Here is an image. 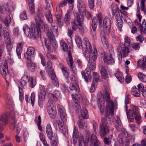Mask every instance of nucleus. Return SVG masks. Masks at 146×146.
Wrapping results in <instances>:
<instances>
[{"instance_id":"1","label":"nucleus","mask_w":146,"mask_h":146,"mask_svg":"<svg viewBox=\"0 0 146 146\" xmlns=\"http://www.w3.org/2000/svg\"><path fill=\"white\" fill-rule=\"evenodd\" d=\"M43 17L42 14L39 13L35 17V20L40 30L44 31L48 38L50 44L55 48H56L57 45L56 43L55 38L52 31L48 26L44 24L42 21Z\"/></svg>"},{"instance_id":"34","label":"nucleus","mask_w":146,"mask_h":146,"mask_svg":"<svg viewBox=\"0 0 146 146\" xmlns=\"http://www.w3.org/2000/svg\"><path fill=\"white\" fill-rule=\"evenodd\" d=\"M131 93L134 96L136 97L140 96V91L135 86H133L132 88Z\"/></svg>"},{"instance_id":"10","label":"nucleus","mask_w":146,"mask_h":146,"mask_svg":"<svg viewBox=\"0 0 146 146\" xmlns=\"http://www.w3.org/2000/svg\"><path fill=\"white\" fill-rule=\"evenodd\" d=\"M110 55H108L107 53L104 52L102 57L104 62L107 64L112 65L114 64L115 59L114 51L112 47H111L109 50Z\"/></svg>"},{"instance_id":"57","label":"nucleus","mask_w":146,"mask_h":146,"mask_svg":"<svg viewBox=\"0 0 146 146\" xmlns=\"http://www.w3.org/2000/svg\"><path fill=\"white\" fill-rule=\"evenodd\" d=\"M3 34L4 37L9 36V31L6 27H4Z\"/></svg>"},{"instance_id":"18","label":"nucleus","mask_w":146,"mask_h":146,"mask_svg":"<svg viewBox=\"0 0 146 146\" xmlns=\"http://www.w3.org/2000/svg\"><path fill=\"white\" fill-rule=\"evenodd\" d=\"M113 121L115 128L118 132L121 131L122 130L123 125L119 117L117 116L114 117Z\"/></svg>"},{"instance_id":"60","label":"nucleus","mask_w":146,"mask_h":146,"mask_svg":"<svg viewBox=\"0 0 146 146\" xmlns=\"http://www.w3.org/2000/svg\"><path fill=\"white\" fill-rule=\"evenodd\" d=\"M13 46L12 44H6V47L7 51L9 52V54L11 55V52L13 48Z\"/></svg>"},{"instance_id":"62","label":"nucleus","mask_w":146,"mask_h":146,"mask_svg":"<svg viewBox=\"0 0 146 146\" xmlns=\"http://www.w3.org/2000/svg\"><path fill=\"white\" fill-rule=\"evenodd\" d=\"M124 41L125 43L126 46L128 47L130 44L131 40L129 37L125 36L124 38Z\"/></svg>"},{"instance_id":"35","label":"nucleus","mask_w":146,"mask_h":146,"mask_svg":"<svg viewBox=\"0 0 146 146\" xmlns=\"http://www.w3.org/2000/svg\"><path fill=\"white\" fill-rule=\"evenodd\" d=\"M125 109L126 110L127 117L129 121L131 122L133 121V114L131 113V110H129V111H127V106L126 105H125Z\"/></svg>"},{"instance_id":"38","label":"nucleus","mask_w":146,"mask_h":146,"mask_svg":"<svg viewBox=\"0 0 146 146\" xmlns=\"http://www.w3.org/2000/svg\"><path fill=\"white\" fill-rule=\"evenodd\" d=\"M115 76L119 82H123L124 81V78L121 72H116L115 74Z\"/></svg>"},{"instance_id":"44","label":"nucleus","mask_w":146,"mask_h":146,"mask_svg":"<svg viewBox=\"0 0 146 146\" xmlns=\"http://www.w3.org/2000/svg\"><path fill=\"white\" fill-rule=\"evenodd\" d=\"M61 70L63 73L64 76L66 78H68L69 77L68 71L69 70L66 67H62L61 68Z\"/></svg>"},{"instance_id":"25","label":"nucleus","mask_w":146,"mask_h":146,"mask_svg":"<svg viewBox=\"0 0 146 146\" xmlns=\"http://www.w3.org/2000/svg\"><path fill=\"white\" fill-rule=\"evenodd\" d=\"M72 11L70 10H68L65 15L64 21L67 25H69L70 23Z\"/></svg>"},{"instance_id":"52","label":"nucleus","mask_w":146,"mask_h":146,"mask_svg":"<svg viewBox=\"0 0 146 146\" xmlns=\"http://www.w3.org/2000/svg\"><path fill=\"white\" fill-rule=\"evenodd\" d=\"M76 41L77 46L80 48H82V41L81 38L79 36H76Z\"/></svg>"},{"instance_id":"28","label":"nucleus","mask_w":146,"mask_h":146,"mask_svg":"<svg viewBox=\"0 0 146 146\" xmlns=\"http://www.w3.org/2000/svg\"><path fill=\"white\" fill-rule=\"evenodd\" d=\"M90 142L93 143L94 146H100V143L97 139L96 136L94 134H92L90 137Z\"/></svg>"},{"instance_id":"26","label":"nucleus","mask_w":146,"mask_h":146,"mask_svg":"<svg viewBox=\"0 0 146 146\" xmlns=\"http://www.w3.org/2000/svg\"><path fill=\"white\" fill-rule=\"evenodd\" d=\"M46 132L48 137L49 139H51V137L53 136V131L51 125L48 123L46 127Z\"/></svg>"},{"instance_id":"54","label":"nucleus","mask_w":146,"mask_h":146,"mask_svg":"<svg viewBox=\"0 0 146 146\" xmlns=\"http://www.w3.org/2000/svg\"><path fill=\"white\" fill-rule=\"evenodd\" d=\"M11 20L12 19L10 15L7 16L4 21L5 25L7 26H9Z\"/></svg>"},{"instance_id":"5","label":"nucleus","mask_w":146,"mask_h":146,"mask_svg":"<svg viewBox=\"0 0 146 146\" xmlns=\"http://www.w3.org/2000/svg\"><path fill=\"white\" fill-rule=\"evenodd\" d=\"M60 42V45L63 50L64 51H68V56L66 58V61L71 70L74 73H76L77 72V69L74 65L73 64L74 62L71 54V51H72V49L71 48L68 49L67 44L64 41L61 40Z\"/></svg>"},{"instance_id":"48","label":"nucleus","mask_w":146,"mask_h":146,"mask_svg":"<svg viewBox=\"0 0 146 146\" xmlns=\"http://www.w3.org/2000/svg\"><path fill=\"white\" fill-rule=\"evenodd\" d=\"M98 21L95 17H94L92 20V26L93 31H95L97 27Z\"/></svg>"},{"instance_id":"40","label":"nucleus","mask_w":146,"mask_h":146,"mask_svg":"<svg viewBox=\"0 0 146 146\" xmlns=\"http://www.w3.org/2000/svg\"><path fill=\"white\" fill-rule=\"evenodd\" d=\"M78 124L80 129H83L84 128H86L87 127V125L85 121L82 119H80L78 121Z\"/></svg>"},{"instance_id":"51","label":"nucleus","mask_w":146,"mask_h":146,"mask_svg":"<svg viewBox=\"0 0 146 146\" xmlns=\"http://www.w3.org/2000/svg\"><path fill=\"white\" fill-rule=\"evenodd\" d=\"M38 119L35 120V122L36 123L38 129L41 131H42V129L40 124L41 122V118L40 116H38L37 117Z\"/></svg>"},{"instance_id":"7","label":"nucleus","mask_w":146,"mask_h":146,"mask_svg":"<svg viewBox=\"0 0 146 146\" xmlns=\"http://www.w3.org/2000/svg\"><path fill=\"white\" fill-rule=\"evenodd\" d=\"M112 15L115 17L116 22V26L120 31H121V29L123 26V22L122 20V15L127 17V14L126 12H119L116 9L112 10Z\"/></svg>"},{"instance_id":"6","label":"nucleus","mask_w":146,"mask_h":146,"mask_svg":"<svg viewBox=\"0 0 146 146\" xmlns=\"http://www.w3.org/2000/svg\"><path fill=\"white\" fill-rule=\"evenodd\" d=\"M4 48L3 44H0V62L1 63L0 65V73L3 77L5 79V80L7 85L9 84V82L5 79L7 73L8 72V69L7 62L5 59L1 60L2 54L3 52Z\"/></svg>"},{"instance_id":"21","label":"nucleus","mask_w":146,"mask_h":146,"mask_svg":"<svg viewBox=\"0 0 146 146\" xmlns=\"http://www.w3.org/2000/svg\"><path fill=\"white\" fill-rule=\"evenodd\" d=\"M81 74L83 78H84L87 82L90 81L92 79V76L90 72L87 69H85L83 71H82Z\"/></svg>"},{"instance_id":"43","label":"nucleus","mask_w":146,"mask_h":146,"mask_svg":"<svg viewBox=\"0 0 146 146\" xmlns=\"http://www.w3.org/2000/svg\"><path fill=\"white\" fill-rule=\"evenodd\" d=\"M46 3V6L45 8L46 9H48V11H50L53 8V5L52 2L50 0H45Z\"/></svg>"},{"instance_id":"53","label":"nucleus","mask_w":146,"mask_h":146,"mask_svg":"<svg viewBox=\"0 0 146 146\" xmlns=\"http://www.w3.org/2000/svg\"><path fill=\"white\" fill-rule=\"evenodd\" d=\"M93 81H95L96 83V82L100 81V76L98 73L96 72H94L93 73Z\"/></svg>"},{"instance_id":"30","label":"nucleus","mask_w":146,"mask_h":146,"mask_svg":"<svg viewBox=\"0 0 146 146\" xmlns=\"http://www.w3.org/2000/svg\"><path fill=\"white\" fill-rule=\"evenodd\" d=\"M29 3V10L31 14L35 13V6L33 0H26Z\"/></svg>"},{"instance_id":"2","label":"nucleus","mask_w":146,"mask_h":146,"mask_svg":"<svg viewBox=\"0 0 146 146\" xmlns=\"http://www.w3.org/2000/svg\"><path fill=\"white\" fill-rule=\"evenodd\" d=\"M110 114L109 110H106L105 118L101 119L102 123L100 125V135L102 138H104L105 136H108L107 135L109 133L110 127L109 125L111 124V117L109 116H112Z\"/></svg>"},{"instance_id":"8","label":"nucleus","mask_w":146,"mask_h":146,"mask_svg":"<svg viewBox=\"0 0 146 146\" xmlns=\"http://www.w3.org/2000/svg\"><path fill=\"white\" fill-rule=\"evenodd\" d=\"M9 118H11L13 120V123L11 125V128L13 130H14L15 128L16 121L15 120V112L13 111L9 112L8 116L6 114L1 115L0 116V121L3 122L6 125L8 123Z\"/></svg>"},{"instance_id":"4","label":"nucleus","mask_w":146,"mask_h":146,"mask_svg":"<svg viewBox=\"0 0 146 146\" xmlns=\"http://www.w3.org/2000/svg\"><path fill=\"white\" fill-rule=\"evenodd\" d=\"M74 19L71 22L72 28L74 31L78 29L81 33H84L86 31V28L84 25V17L77 13L74 14Z\"/></svg>"},{"instance_id":"42","label":"nucleus","mask_w":146,"mask_h":146,"mask_svg":"<svg viewBox=\"0 0 146 146\" xmlns=\"http://www.w3.org/2000/svg\"><path fill=\"white\" fill-rule=\"evenodd\" d=\"M137 66L143 70L146 68V63L141 59H139L137 62Z\"/></svg>"},{"instance_id":"59","label":"nucleus","mask_w":146,"mask_h":146,"mask_svg":"<svg viewBox=\"0 0 146 146\" xmlns=\"http://www.w3.org/2000/svg\"><path fill=\"white\" fill-rule=\"evenodd\" d=\"M29 81H30V86L31 88H33L36 84V82L33 79V78L32 77L30 78L29 77Z\"/></svg>"},{"instance_id":"16","label":"nucleus","mask_w":146,"mask_h":146,"mask_svg":"<svg viewBox=\"0 0 146 146\" xmlns=\"http://www.w3.org/2000/svg\"><path fill=\"white\" fill-rule=\"evenodd\" d=\"M36 49L33 47L30 46L27 50L26 52L24 54V57L26 59H33L35 54Z\"/></svg>"},{"instance_id":"49","label":"nucleus","mask_w":146,"mask_h":146,"mask_svg":"<svg viewBox=\"0 0 146 146\" xmlns=\"http://www.w3.org/2000/svg\"><path fill=\"white\" fill-rule=\"evenodd\" d=\"M138 76L139 79L141 81L144 82H146V75L141 72L139 73Z\"/></svg>"},{"instance_id":"3","label":"nucleus","mask_w":146,"mask_h":146,"mask_svg":"<svg viewBox=\"0 0 146 146\" xmlns=\"http://www.w3.org/2000/svg\"><path fill=\"white\" fill-rule=\"evenodd\" d=\"M83 42L86 48L85 51L83 52L85 57L88 61L92 60L94 61L97 57V52L95 46H92L89 40L87 38H84Z\"/></svg>"},{"instance_id":"46","label":"nucleus","mask_w":146,"mask_h":146,"mask_svg":"<svg viewBox=\"0 0 146 146\" xmlns=\"http://www.w3.org/2000/svg\"><path fill=\"white\" fill-rule=\"evenodd\" d=\"M23 30L27 36H30L31 29H30L27 25H25L23 27Z\"/></svg>"},{"instance_id":"19","label":"nucleus","mask_w":146,"mask_h":146,"mask_svg":"<svg viewBox=\"0 0 146 146\" xmlns=\"http://www.w3.org/2000/svg\"><path fill=\"white\" fill-rule=\"evenodd\" d=\"M31 31L30 36L32 38L37 39L39 36L38 27L36 25L31 26Z\"/></svg>"},{"instance_id":"9","label":"nucleus","mask_w":146,"mask_h":146,"mask_svg":"<svg viewBox=\"0 0 146 146\" xmlns=\"http://www.w3.org/2000/svg\"><path fill=\"white\" fill-rule=\"evenodd\" d=\"M46 70L48 74L50 76L53 84L57 87L59 86V83L56 77L54 70L52 68V63L50 60H48L47 62Z\"/></svg>"},{"instance_id":"64","label":"nucleus","mask_w":146,"mask_h":146,"mask_svg":"<svg viewBox=\"0 0 146 146\" xmlns=\"http://www.w3.org/2000/svg\"><path fill=\"white\" fill-rule=\"evenodd\" d=\"M124 138L121 134H119L117 138V141L120 144L123 143V142Z\"/></svg>"},{"instance_id":"32","label":"nucleus","mask_w":146,"mask_h":146,"mask_svg":"<svg viewBox=\"0 0 146 146\" xmlns=\"http://www.w3.org/2000/svg\"><path fill=\"white\" fill-rule=\"evenodd\" d=\"M100 71L104 79L107 78L108 77V74L105 67L100 65L99 66Z\"/></svg>"},{"instance_id":"41","label":"nucleus","mask_w":146,"mask_h":146,"mask_svg":"<svg viewBox=\"0 0 146 146\" xmlns=\"http://www.w3.org/2000/svg\"><path fill=\"white\" fill-rule=\"evenodd\" d=\"M88 111L84 107H82L81 110V115L83 119H86L88 118Z\"/></svg>"},{"instance_id":"27","label":"nucleus","mask_w":146,"mask_h":146,"mask_svg":"<svg viewBox=\"0 0 146 146\" xmlns=\"http://www.w3.org/2000/svg\"><path fill=\"white\" fill-rule=\"evenodd\" d=\"M9 11V5L5 4L0 5V13L3 14H7Z\"/></svg>"},{"instance_id":"29","label":"nucleus","mask_w":146,"mask_h":146,"mask_svg":"<svg viewBox=\"0 0 146 146\" xmlns=\"http://www.w3.org/2000/svg\"><path fill=\"white\" fill-rule=\"evenodd\" d=\"M55 15L58 21L61 20L63 18L62 10L59 7L57 6L56 7V11Z\"/></svg>"},{"instance_id":"33","label":"nucleus","mask_w":146,"mask_h":146,"mask_svg":"<svg viewBox=\"0 0 146 146\" xmlns=\"http://www.w3.org/2000/svg\"><path fill=\"white\" fill-rule=\"evenodd\" d=\"M104 100H99L98 101V105L100 109V112L103 114L104 112Z\"/></svg>"},{"instance_id":"31","label":"nucleus","mask_w":146,"mask_h":146,"mask_svg":"<svg viewBox=\"0 0 146 146\" xmlns=\"http://www.w3.org/2000/svg\"><path fill=\"white\" fill-rule=\"evenodd\" d=\"M55 124H57L59 129L62 131V132H65L66 131L67 128L64 125L63 123L59 121H56L54 123V125H55Z\"/></svg>"},{"instance_id":"15","label":"nucleus","mask_w":146,"mask_h":146,"mask_svg":"<svg viewBox=\"0 0 146 146\" xmlns=\"http://www.w3.org/2000/svg\"><path fill=\"white\" fill-rule=\"evenodd\" d=\"M47 109L50 116L54 118L56 115V106L53 101L52 100L48 101L47 104Z\"/></svg>"},{"instance_id":"11","label":"nucleus","mask_w":146,"mask_h":146,"mask_svg":"<svg viewBox=\"0 0 146 146\" xmlns=\"http://www.w3.org/2000/svg\"><path fill=\"white\" fill-rule=\"evenodd\" d=\"M70 80L71 83L70 85L69 88L70 92L73 94L79 92L80 90L78 87V81L74 75L71 76Z\"/></svg>"},{"instance_id":"58","label":"nucleus","mask_w":146,"mask_h":146,"mask_svg":"<svg viewBox=\"0 0 146 146\" xmlns=\"http://www.w3.org/2000/svg\"><path fill=\"white\" fill-rule=\"evenodd\" d=\"M6 103L7 105H11L12 103V99L10 96L9 95H7Z\"/></svg>"},{"instance_id":"13","label":"nucleus","mask_w":146,"mask_h":146,"mask_svg":"<svg viewBox=\"0 0 146 146\" xmlns=\"http://www.w3.org/2000/svg\"><path fill=\"white\" fill-rule=\"evenodd\" d=\"M104 99L107 102L106 108V110H109V112L111 115L113 114L114 105L112 101L110 100V94L106 92L103 96Z\"/></svg>"},{"instance_id":"14","label":"nucleus","mask_w":146,"mask_h":146,"mask_svg":"<svg viewBox=\"0 0 146 146\" xmlns=\"http://www.w3.org/2000/svg\"><path fill=\"white\" fill-rule=\"evenodd\" d=\"M72 99V107L76 108L77 110L80 107V106L78 103L79 102H81L83 100V98L81 95L79 94V92H76L71 95Z\"/></svg>"},{"instance_id":"20","label":"nucleus","mask_w":146,"mask_h":146,"mask_svg":"<svg viewBox=\"0 0 146 146\" xmlns=\"http://www.w3.org/2000/svg\"><path fill=\"white\" fill-rule=\"evenodd\" d=\"M135 23L136 25H137L139 28L141 34H146V22L145 19L143 20L142 25L138 23L137 20H135Z\"/></svg>"},{"instance_id":"47","label":"nucleus","mask_w":146,"mask_h":146,"mask_svg":"<svg viewBox=\"0 0 146 146\" xmlns=\"http://www.w3.org/2000/svg\"><path fill=\"white\" fill-rule=\"evenodd\" d=\"M78 136V130L75 127L74 128V131L73 133V138L74 141L76 142Z\"/></svg>"},{"instance_id":"56","label":"nucleus","mask_w":146,"mask_h":146,"mask_svg":"<svg viewBox=\"0 0 146 146\" xmlns=\"http://www.w3.org/2000/svg\"><path fill=\"white\" fill-rule=\"evenodd\" d=\"M61 119L63 123L66 122L67 120V115L65 112L60 114Z\"/></svg>"},{"instance_id":"22","label":"nucleus","mask_w":146,"mask_h":146,"mask_svg":"<svg viewBox=\"0 0 146 146\" xmlns=\"http://www.w3.org/2000/svg\"><path fill=\"white\" fill-rule=\"evenodd\" d=\"M77 7L80 13L84 11L86 9V5L83 0H78Z\"/></svg>"},{"instance_id":"23","label":"nucleus","mask_w":146,"mask_h":146,"mask_svg":"<svg viewBox=\"0 0 146 146\" xmlns=\"http://www.w3.org/2000/svg\"><path fill=\"white\" fill-rule=\"evenodd\" d=\"M123 47H121V49H120L119 48L118 50V52L121 57L127 56L129 52V50L127 46L125 47V45H123Z\"/></svg>"},{"instance_id":"45","label":"nucleus","mask_w":146,"mask_h":146,"mask_svg":"<svg viewBox=\"0 0 146 146\" xmlns=\"http://www.w3.org/2000/svg\"><path fill=\"white\" fill-rule=\"evenodd\" d=\"M131 112L133 115H135L139 113L138 107L136 106L132 105L131 107Z\"/></svg>"},{"instance_id":"12","label":"nucleus","mask_w":146,"mask_h":146,"mask_svg":"<svg viewBox=\"0 0 146 146\" xmlns=\"http://www.w3.org/2000/svg\"><path fill=\"white\" fill-rule=\"evenodd\" d=\"M29 77L27 76L22 77L20 80V83L19 84V100L21 101H22L24 98L23 91V86L26 85L29 82Z\"/></svg>"},{"instance_id":"55","label":"nucleus","mask_w":146,"mask_h":146,"mask_svg":"<svg viewBox=\"0 0 146 146\" xmlns=\"http://www.w3.org/2000/svg\"><path fill=\"white\" fill-rule=\"evenodd\" d=\"M90 133H86L83 137V139L86 143H88L90 141Z\"/></svg>"},{"instance_id":"63","label":"nucleus","mask_w":146,"mask_h":146,"mask_svg":"<svg viewBox=\"0 0 146 146\" xmlns=\"http://www.w3.org/2000/svg\"><path fill=\"white\" fill-rule=\"evenodd\" d=\"M96 16L100 25L102 24V17L101 13H99L96 15Z\"/></svg>"},{"instance_id":"50","label":"nucleus","mask_w":146,"mask_h":146,"mask_svg":"<svg viewBox=\"0 0 146 146\" xmlns=\"http://www.w3.org/2000/svg\"><path fill=\"white\" fill-rule=\"evenodd\" d=\"M88 68L90 71H93L95 69V64L91 61H88Z\"/></svg>"},{"instance_id":"36","label":"nucleus","mask_w":146,"mask_h":146,"mask_svg":"<svg viewBox=\"0 0 146 146\" xmlns=\"http://www.w3.org/2000/svg\"><path fill=\"white\" fill-rule=\"evenodd\" d=\"M60 93L59 91L55 90L53 94L50 95V98L51 100L53 99L54 100L56 101L60 96Z\"/></svg>"},{"instance_id":"24","label":"nucleus","mask_w":146,"mask_h":146,"mask_svg":"<svg viewBox=\"0 0 146 146\" xmlns=\"http://www.w3.org/2000/svg\"><path fill=\"white\" fill-rule=\"evenodd\" d=\"M107 35L106 34L105 31H102L101 32V39L102 42L105 48H107L108 47V42L106 39V36Z\"/></svg>"},{"instance_id":"61","label":"nucleus","mask_w":146,"mask_h":146,"mask_svg":"<svg viewBox=\"0 0 146 146\" xmlns=\"http://www.w3.org/2000/svg\"><path fill=\"white\" fill-rule=\"evenodd\" d=\"M95 0H88V5L90 8L91 9H93L94 7Z\"/></svg>"},{"instance_id":"39","label":"nucleus","mask_w":146,"mask_h":146,"mask_svg":"<svg viewBox=\"0 0 146 146\" xmlns=\"http://www.w3.org/2000/svg\"><path fill=\"white\" fill-rule=\"evenodd\" d=\"M46 94L44 92L43 93H40L38 95V104L40 106L42 105V102L45 100V95ZM42 106H41V107Z\"/></svg>"},{"instance_id":"17","label":"nucleus","mask_w":146,"mask_h":146,"mask_svg":"<svg viewBox=\"0 0 146 146\" xmlns=\"http://www.w3.org/2000/svg\"><path fill=\"white\" fill-rule=\"evenodd\" d=\"M103 25L104 30L106 32V34L109 35L110 30L111 26V21L109 18L106 17L103 20Z\"/></svg>"},{"instance_id":"37","label":"nucleus","mask_w":146,"mask_h":146,"mask_svg":"<svg viewBox=\"0 0 146 146\" xmlns=\"http://www.w3.org/2000/svg\"><path fill=\"white\" fill-rule=\"evenodd\" d=\"M45 15L49 23H52L53 22L52 17L50 11H48L45 12Z\"/></svg>"}]
</instances>
